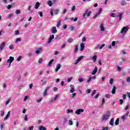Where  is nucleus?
<instances>
[{"label": "nucleus", "mask_w": 130, "mask_h": 130, "mask_svg": "<svg viewBox=\"0 0 130 130\" xmlns=\"http://www.w3.org/2000/svg\"><path fill=\"white\" fill-rule=\"evenodd\" d=\"M111 115V113L109 111H108L106 113L104 114L102 117V120H107Z\"/></svg>", "instance_id": "obj_1"}, {"label": "nucleus", "mask_w": 130, "mask_h": 130, "mask_svg": "<svg viewBox=\"0 0 130 130\" xmlns=\"http://www.w3.org/2000/svg\"><path fill=\"white\" fill-rule=\"evenodd\" d=\"M83 58H84V56H80V57H79L74 61V64H75V66H77V64H78V63H79L80 62V61H81V60H82V59H83Z\"/></svg>", "instance_id": "obj_2"}, {"label": "nucleus", "mask_w": 130, "mask_h": 130, "mask_svg": "<svg viewBox=\"0 0 130 130\" xmlns=\"http://www.w3.org/2000/svg\"><path fill=\"white\" fill-rule=\"evenodd\" d=\"M127 31H128V27L127 26H124L121 28L120 33H126Z\"/></svg>", "instance_id": "obj_3"}, {"label": "nucleus", "mask_w": 130, "mask_h": 130, "mask_svg": "<svg viewBox=\"0 0 130 130\" xmlns=\"http://www.w3.org/2000/svg\"><path fill=\"white\" fill-rule=\"evenodd\" d=\"M129 114V112H127L125 115H123L121 116V119L123 120V121H124V120H126V117L128 116V115Z\"/></svg>", "instance_id": "obj_4"}, {"label": "nucleus", "mask_w": 130, "mask_h": 130, "mask_svg": "<svg viewBox=\"0 0 130 130\" xmlns=\"http://www.w3.org/2000/svg\"><path fill=\"white\" fill-rule=\"evenodd\" d=\"M84 112V109H78L75 111L76 114L77 115H80L81 113H83Z\"/></svg>", "instance_id": "obj_5"}, {"label": "nucleus", "mask_w": 130, "mask_h": 130, "mask_svg": "<svg viewBox=\"0 0 130 130\" xmlns=\"http://www.w3.org/2000/svg\"><path fill=\"white\" fill-rule=\"evenodd\" d=\"M91 11H89V10H87L85 11V13L83 15V17L85 18L86 16L87 17H90V15H91Z\"/></svg>", "instance_id": "obj_6"}, {"label": "nucleus", "mask_w": 130, "mask_h": 130, "mask_svg": "<svg viewBox=\"0 0 130 130\" xmlns=\"http://www.w3.org/2000/svg\"><path fill=\"white\" fill-rule=\"evenodd\" d=\"M52 39H54V35H52L48 39V41L47 42V43L48 44H49L51 43V42L52 41Z\"/></svg>", "instance_id": "obj_7"}, {"label": "nucleus", "mask_w": 130, "mask_h": 130, "mask_svg": "<svg viewBox=\"0 0 130 130\" xmlns=\"http://www.w3.org/2000/svg\"><path fill=\"white\" fill-rule=\"evenodd\" d=\"M14 57L10 56L9 57V59L7 60V62L8 63H10L9 67H10V66H11V64L14 61Z\"/></svg>", "instance_id": "obj_8"}, {"label": "nucleus", "mask_w": 130, "mask_h": 130, "mask_svg": "<svg viewBox=\"0 0 130 130\" xmlns=\"http://www.w3.org/2000/svg\"><path fill=\"white\" fill-rule=\"evenodd\" d=\"M70 91L71 93H74V92H75V85L71 84L70 85Z\"/></svg>", "instance_id": "obj_9"}, {"label": "nucleus", "mask_w": 130, "mask_h": 130, "mask_svg": "<svg viewBox=\"0 0 130 130\" xmlns=\"http://www.w3.org/2000/svg\"><path fill=\"white\" fill-rule=\"evenodd\" d=\"M6 46V42H3L0 46V50L2 51Z\"/></svg>", "instance_id": "obj_10"}, {"label": "nucleus", "mask_w": 130, "mask_h": 130, "mask_svg": "<svg viewBox=\"0 0 130 130\" xmlns=\"http://www.w3.org/2000/svg\"><path fill=\"white\" fill-rule=\"evenodd\" d=\"M84 49H85V44H84V43H81L80 44V51H83Z\"/></svg>", "instance_id": "obj_11"}, {"label": "nucleus", "mask_w": 130, "mask_h": 130, "mask_svg": "<svg viewBox=\"0 0 130 130\" xmlns=\"http://www.w3.org/2000/svg\"><path fill=\"white\" fill-rule=\"evenodd\" d=\"M51 31L52 34H55V33L57 32V29H56V27H55V26H53L52 27Z\"/></svg>", "instance_id": "obj_12"}, {"label": "nucleus", "mask_w": 130, "mask_h": 130, "mask_svg": "<svg viewBox=\"0 0 130 130\" xmlns=\"http://www.w3.org/2000/svg\"><path fill=\"white\" fill-rule=\"evenodd\" d=\"M61 68V65L60 63H58L56 65V69L55 70V72H58V70Z\"/></svg>", "instance_id": "obj_13"}, {"label": "nucleus", "mask_w": 130, "mask_h": 130, "mask_svg": "<svg viewBox=\"0 0 130 130\" xmlns=\"http://www.w3.org/2000/svg\"><path fill=\"white\" fill-rule=\"evenodd\" d=\"M97 71H98V68H97V66H95L94 67V70L91 72V75H96V73H97Z\"/></svg>", "instance_id": "obj_14"}, {"label": "nucleus", "mask_w": 130, "mask_h": 130, "mask_svg": "<svg viewBox=\"0 0 130 130\" xmlns=\"http://www.w3.org/2000/svg\"><path fill=\"white\" fill-rule=\"evenodd\" d=\"M48 90H49V87H47L45 88L44 91L43 93V95L44 96H45V95L47 94V91H48Z\"/></svg>", "instance_id": "obj_15"}, {"label": "nucleus", "mask_w": 130, "mask_h": 130, "mask_svg": "<svg viewBox=\"0 0 130 130\" xmlns=\"http://www.w3.org/2000/svg\"><path fill=\"white\" fill-rule=\"evenodd\" d=\"M39 7H40V3L39 2H38L36 3L35 5V9H36V10H37V9H38Z\"/></svg>", "instance_id": "obj_16"}, {"label": "nucleus", "mask_w": 130, "mask_h": 130, "mask_svg": "<svg viewBox=\"0 0 130 130\" xmlns=\"http://www.w3.org/2000/svg\"><path fill=\"white\" fill-rule=\"evenodd\" d=\"M35 52L36 54H38L39 53H40V52H42V48H39Z\"/></svg>", "instance_id": "obj_17"}, {"label": "nucleus", "mask_w": 130, "mask_h": 130, "mask_svg": "<svg viewBox=\"0 0 130 130\" xmlns=\"http://www.w3.org/2000/svg\"><path fill=\"white\" fill-rule=\"evenodd\" d=\"M66 112H67V114H69V113H74V110L73 109H68L66 110Z\"/></svg>", "instance_id": "obj_18"}, {"label": "nucleus", "mask_w": 130, "mask_h": 130, "mask_svg": "<svg viewBox=\"0 0 130 130\" xmlns=\"http://www.w3.org/2000/svg\"><path fill=\"white\" fill-rule=\"evenodd\" d=\"M78 50H79V45H77L75 46V47L74 53H76V52H78Z\"/></svg>", "instance_id": "obj_19"}, {"label": "nucleus", "mask_w": 130, "mask_h": 130, "mask_svg": "<svg viewBox=\"0 0 130 130\" xmlns=\"http://www.w3.org/2000/svg\"><path fill=\"white\" fill-rule=\"evenodd\" d=\"M59 12V9H55L54 10V15H58V13Z\"/></svg>", "instance_id": "obj_20"}, {"label": "nucleus", "mask_w": 130, "mask_h": 130, "mask_svg": "<svg viewBox=\"0 0 130 130\" xmlns=\"http://www.w3.org/2000/svg\"><path fill=\"white\" fill-rule=\"evenodd\" d=\"M113 123H114V118H112L109 122V124L110 125H113Z\"/></svg>", "instance_id": "obj_21"}, {"label": "nucleus", "mask_w": 130, "mask_h": 130, "mask_svg": "<svg viewBox=\"0 0 130 130\" xmlns=\"http://www.w3.org/2000/svg\"><path fill=\"white\" fill-rule=\"evenodd\" d=\"M100 28H101V31L102 32H103L104 31H105V28H104V26H103V24H101L100 25Z\"/></svg>", "instance_id": "obj_22"}, {"label": "nucleus", "mask_w": 130, "mask_h": 130, "mask_svg": "<svg viewBox=\"0 0 130 130\" xmlns=\"http://www.w3.org/2000/svg\"><path fill=\"white\" fill-rule=\"evenodd\" d=\"M116 90V87L115 86H113V89L112 90V94H115V91Z\"/></svg>", "instance_id": "obj_23"}, {"label": "nucleus", "mask_w": 130, "mask_h": 130, "mask_svg": "<svg viewBox=\"0 0 130 130\" xmlns=\"http://www.w3.org/2000/svg\"><path fill=\"white\" fill-rule=\"evenodd\" d=\"M53 60H54V59H52L51 60H50V61L49 62L47 67H50V66H51L52 64V63L53 62Z\"/></svg>", "instance_id": "obj_24"}, {"label": "nucleus", "mask_w": 130, "mask_h": 130, "mask_svg": "<svg viewBox=\"0 0 130 130\" xmlns=\"http://www.w3.org/2000/svg\"><path fill=\"white\" fill-rule=\"evenodd\" d=\"M39 130H46V127L43 126V125H41L39 127Z\"/></svg>", "instance_id": "obj_25"}, {"label": "nucleus", "mask_w": 130, "mask_h": 130, "mask_svg": "<svg viewBox=\"0 0 130 130\" xmlns=\"http://www.w3.org/2000/svg\"><path fill=\"white\" fill-rule=\"evenodd\" d=\"M60 23H61V20H59L57 22L56 27H57V28H59V26H60Z\"/></svg>", "instance_id": "obj_26"}, {"label": "nucleus", "mask_w": 130, "mask_h": 130, "mask_svg": "<svg viewBox=\"0 0 130 130\" xmlns=\"http://www.w3.org/2000/svg\"><path fill=\"white\" fill-rule=\"evenodd\" d=\"M115 125H118L119 124V118H117L116 121H115Z\"/></svg>", "instance_id": "obj_27"}, {"label": "nucleus", "mask_w": 130, "mask_h": 130, "mask_svg": "<svg viewBox=\"0 0 130 130\" xmlns=\"http://www.w3.org/2000/svg\"><path fill=\"white\" fill-rule=\"evenodd\" d=\"M100 14H101V13L99 11H98V12L96 13V14L94 15V16H93V18H94V19H96V18L97 17H98V16H99V15H100Z\"/></svg>", "instance_id": "obj_28"}, {"label": "nucleus", "mask_w": 130, "mask_h": 130, "mask_svg": "<svg viewBox=\"0 0 130 130\" xmlns=\"http://www.w3.org/2000/svg\"><path fill=\"white\" fill-rule=\"evenodd\" d=\"M47 5H48L49 7H52V2L51 1H48L47 2Z\"/></svg>", "instance_id": "obj_29"}, {"label": "nucleus", "mask_w": 130, "mask_h": 130, "mask_svg": "<svg viewBox=\"0 0 130 130\" xmlns=\"http://www.w3.org/2000/svg\"><path fill=\"white\" fill-rule=\"evenodd\" d=\"M126 5V2L124 0H122L121 2V6H125Z\"/></svg>", "instance_id": "obj_30"}, {"label": "nucleus", "mask_w": 130, "mask_h": 130, "mask_svg": "<svg viewBox=\"0 0 130 130\" xmlns=\"http://www.w3.org/2000/svg\"><path fill=\"white\" fill-rule=\"evenodd\" d=\"M41 82H42L41 86H44V85H46V84L47 83V81L46 80H42Z\"/></svg>", "instance_id": "obj_31"}, {"label": "nucleus", "mask_w": 130, "mask_h": 130, "mask_svg": "<svg viewBox=\"0 0 130 130\" xmlns=\"http://www.w3.org/2000/svg\"><path fill=\"white\" fill-rule=\"evenodd\" d=\"M13 17H14V14L11 13L7 16V18L11 19V18H13Z\"/></svg>", "instance_id": "obj_32"}, {"label": "nucleus", "mask_w": 130, "mask_h": 130, "mask_svg": "<svg viewBox=\"0 0 130 130\" xmlns=\"http://www.w3.org/2000/svg\"><path fill=\"white\" fill-rule=\"evenodd\" d=\"M73 41H74V39L73 38H70L68 40V42H69V43H72Z\"/></svg>", "instance_id": "obj_33"}, {"label": "nucleus", "mask_w": 130, "mask_h": 130, "mask_svg": "<svg viewBox=\"0 0 130 130\" xmlns=\"http://www.w3.org/2000/svg\"><path fill=\"white\" fill-rule=\"evenodd\" d=\"M15 35H20V31L19 30H16L15 31Z\"/></svg>", "instance_id": "obj_34"}, {"label": "nucleus", "mask_w": 130, "mask_h": 130, "mask_svg": "<svg viewBox=\"0 0 130 130\" xmlns=\"http://www.w3.org/2000/svg\"><path fill=\"white\" fill-rule=\"evenodd\" d=\"M15 14H16L17 15H19V14H21V11H20V10H16L15 11Z\"/></svg>", "instance_id": "obj_35"}, {"label": "nucleus", "mask_w": 130, "mask_h": 130, "mask_svg": "<svg viewBox=\"0 0 130 130\" xmlns=\"http://www.w3.org/2000/svg\"><path fill=\"white\" fill-rule=\"evenodd\" d=\"M22 56H19L17 57V58L16 59V60H17V61H20V60H21V59H22Z\"/></svg>", "instance_id": "obj_36"}, {"label": "nucleus", "mask_w": 130, "mask_h": 130, "mask_svg": "<svg viewBox=\"0 0 130 130\" xmlns=\"http://www.w3.org/2000/svg\"><path fill=\"white\" fill-rule=\"evenodd\" d=\"M23 118H24L25 121H28V115H25Z\"/></svg>", "instance_id": "obj_37"}, {"label": "nucleus", "mask_w": 130, "mask_h": 130, "mask_svg": "<svg viewBox=\"0 0 130 130\" xmlns=\"http://www.w3.org/2000/svg\"><path fill=\"white\" fill-rule=\"evenodd\" d=\"M118 17H119V21H120V20H121L122 18V13L119 14Z\"/></svg>", "instance_id": "obj_38"}, {"label": "nucleus", "mask_w": 130, "mask_h": 130, "mask_svg": "<svg viewBox=\"0 0 130 130\" xmlns=\"http://www.w3.org/2000/svg\"><path fill=\"white\" fill-rule=\"evenodd\" d=\"M92 59H93V61L95 62V61H96V59H97V56H96V55H95L94 56H93L92 57Z\"/></svg>", "instance_id": "obj_39"}, {"label": "nucleus", "mask_w": 130, "mask_h": 130, "mask_svg": "<svg viewBox=\"0 0 130 130\" xmlns=\"http://www.w3.org/2000/svg\"><path fill=\"white\" fill-rule=\"evenodd\" d=\"M72 80H73V77H71L70 78H68L67 80L68 83H70V82H71V81H72Z\"/></svg>", "instance_id": "obj_40"}, {"label": "nucleus", "mask_w": 130, "mask_h": 130, "mask_svg": "<svg viewBox=\"0 0 130 130\" xmlns=\"http://www.w3.org/2000/svg\"><path fill=\"white\" fill-rule=\"evenodd\" d=\"M0 128L1 129H4V123H1Z\"/></svg>", "instance_id": "obj_41"}, {"label": "nucleus", "mask_w": 130, "mask_h": 130, "mask_svg": "<svg viewBox=\"0 0 130 130\" xmlns=\"http://www.w3.org/2000/svg\"><path fill=\"white\" fill-rule=\"evenodd\" d=\"M69 125H73V120H69Z\"/></svg>", "instance_id": "obj_42"}, {"label": "nucleus", "mask_w": 130, "mask_h": 130, "mask_svg": "<svg viewBox=\"0 0 130 130\" xmlns=\"http://www.w3.org/2000/svg\"><path fill=\"white\" fill-rule=\"evenodd\" d=\"M38 14L40 15V17H43V13L41 11H39Z\"/></svg>", "instance_id": "obj_43"}, {"label": "nucleus", "mask_w": 130, "mask_h": 130, "mask_svg": "<svg viewBox=\"0 0 130 130\" xmlns=\"http://www.w3.org/2000/svg\"><path fill=\"white\" fill-rule=\"evenodd\" d=\"M109 82H110V85H112V84H113V79L111 78L110 79V81Z\"/></svg>", "instance_id": "obj_44"}, {"label": "nucleus", "mask_w": 130, "mask_h": 130, "mask_svg": "<svg viewBox=\"0 0 130 130\" xmlns=\"http://www.w3.org/2000/svg\"><path fill=\"white\" fill-rule=\"evenodd\" d=\"M43 60V59H42V58H40L38 60L39 63H42Z\"/></svg>", "instance_id": "obj_45"}, {"label": "nucleus", "mask_w": 130, "mask_h": 130, "mask_svg": "<svg viewBox=\"0 0 130 130\" xmlns=\"http://www.w3.org/2000/svg\"><path fill=\"white\" fill-rule=\"evenodd\" d=\"M104 46H105V44H103L99 48V49L101 50L102 49V48H103V47H104Z\"/></svg>", "instance_id": "obj_46"}, {"label": "nucleus", "mask_w": 130, "mask_h": 130, "mask_svg": "<svg viewBox=\"0 0 130 130\" xmlns=\"http://www.w3.org/2000/svg\"><path fill=\"white\" fill-rule=\"evenodd\" d=\"M105 104V99H103L102 101V105H104Z\"/></svg>", "instance_id": "obj_47"}, {"label": "nucleus", "mask_w": 130, "mask_h": 130, "mask_svg": "<svg viewBox=\"0 0 130 130\" xmlns=\"http://www.w3.org/2000/svg\"><path fill=\"white\" fill-rule=\"evenodd\" d=\"M50 14L51 16H53V10L50 9Z\"/></svg>", "instance_id": "obj_48"}, {"label": "nucleus", "mask_w": 130, "mask_h": 130, "mask_svg": "<svg viewBox=\"0 0 130 130\" xmlns=\"http://www.w3.org/2000/svg\"><path fill=\"white\" fill-rule=\"evenodd\" d=\"M86 93H87V94H89V93H91V89H87L86 90Z\"/></svg>", "instance_id": "obj_49"}, {"label": "nucleus", "mask_w": 130, "mask_h": 130, "mask_svg": "<svg viewBox=\"0 0 130 130\" xmlns=\"http://www.w3.org/2000/svg\"><path fill=\"white\" fill-rule=\"evenodd\" d=\"M68 10H67V9H64L63 10L62 14H63V15H64V14H66V13H67V11Z\"/></svg>", "instance_id": "obj_50"}, {"label": "nucleus", "mask_w": 130, "mask_h": 130, "mask_svg": "<svg viewBox=\"0 0 130 130\" xmlns=\"http://www.w3.org/2000/svg\"><path fill=\"white\" fill-rule=\"evenodd\" d=\"M10 102H11V99H9L8 101L6 102V105H8V104H9Z\"/></svg>", "instance_id": "obj_51"}, {"label": "nucleus", "mask_w": 130, "mask_h": 130, "mask_svg": "<svg viewBox=\"0 0 130 130\" xmlns=\"http://www.w3.org/2000/svg\"><path fill=\"white\" fill-rule=\"evenodd\" d=\"M96 90H94L92 91V93H91V96H92V97H93V95L94 94H96Z\"/></svg>", "instance_id": "obj_52"}, {"label": "nucleus", "mask_w": 130, "mask_h": 130, "mask_svg": "<svg viewBox=\"0 0 130 130\" xmlns=\"http://www.w3.org/2000/svg\"><path fill=\"white\" fill-rule=\"evenodd\" d=\"M20 41H22V40L20 38H17V39H16V40L15 42L17 43H18Z\"/></svg>", "instance_id": "obj_53"}, {"label": "nucleus", "mask_w": 130, "mask_h": 130, "mask_svg": "<svg viewBox=\"0 0 130 130\" xmlns=\"http://www.w3.org/2000/svg\"><path fill=\"white\" fill-rule=\"evenodd\" d=\"M9 49H14V45L13 44H11L9 46Z\"/></svg>", "instance_id": "obj_54"}, {"label": "nucleus", "mask_w": 130, "mask_h": 130, "mask_svg": "<svg viewBox=\"0 0 130 130\" xmlns=\"http://www.w3.org/2000/svg\"><path fill=\"white\" fill-rule=\"evenodd\" d=\"M41 101H42V98H41L39 100H37V103H40V102H41Z\"/></svg>", "instance_id": "obj_55"}, {"label": "nucleus", "mask_w": 130, "mask_h": 130, "mask_svg": "<svg viewBox=\"0 0 130 130\" xmlns=\"http://www.w3.org/2000/svg\"><path fill=\"white\" fill-rule=\"evenodd\" d=\"M77 96V93L74 92L72 94V98H75Z\"/></svg>", "instance_id": "obj_56"}, {"label": "nucleus", "mask_w": 130, "mask_h": 130, "mask_svg": "<svg viewBox=\"0 0 130 130\" xmlns=\"http://www.w3.org/2000/svg\"><path fill=\"white\" fill-rule=\"evenodd\" d=\"M119 103L120 105H122V104L123 103V100L122 99L119 100Z\"/></svg>", "instance_id": "obj_57"}, {"label": "nucleus", "mask_w": 130, "mask_h": 130, "mask_svg": "<svg viewBox=\"0 0 130 130\" xmlns=\"http://www.w3.org/2000/svg\"><path fill=\"white\" fill-rule=\"evenodd\" d=\"M126 81H127V83H130V77H127Z\"/></svg>", "instance_id": "obj_58"}, {"label": "nucleus", "mask_w": 130, "mask_h": 130, "mask_svg": "<svg viewBox=\"0 0 130 130\" xmlns=\"http://www.w3.org/2000/svg\"><path fill=\"white\" fill-rule=\"evenodd\" d=\"M78 81H79V82H80V83H82V82H83L84 79H83V78H79V79H78Z\"/></svg>", "instance_id": "obj_59"}, {"label": "nucleus", "mask_w": 130, "mask_h": 130, "mask_svg": "<svg viewBox=\"0 0 130 130\" xmlns=\"http://www.w3.org/2000/svg\"><path fill=\"white\" fill-rule=\"evenodd\" d=\"M34 129V126H31L28 127V130H33Z\"/></svg>", "instance_id": "obj_60"}, {"label": "nucleus", "mask_w": 130, "mask_h": 130, "mask_svg": "<svg viewBox=\"0 0 130 130\" xmlns=\"http://www.w3.org/2000/svg\"><path fill=\"white\" fill-rule=\"evenodd\" d=\"M9 116H10V115H7L4 118V120H7L8 119V118H9Z\"/></svg>", "instance_id": "obj_61"}, {"label": "nucleus", "mask_w": 130, "mask_h": 130, "mask_svg": "<svg viewBox=\"0 0 130 130\" xmlns=\"http://www.w3.org/2000/svg\"><path fill=\"white\" fill-rule=\"evenodd\" d=\"M75 10H76V6H73L72 8V12H74V11H75Z\"/></svg>", "instance_id": "obj_62"}, {"label": "nucleus", "mask_w": 130, "mask_h": 130, "mask_svg": "<svg viewBox=\"0 0 130 130\" xmlns=\"http://www.w3.org/2000/svg\"><path fill=\"white\" fill-rule=\"evenodd\" d=\"M70 30H71V31H74V30H75V28L74 27V26H71L70 27Z\"/></svg>", "instance_id": "obj_63"}, {"label": "nucleus", "mask_w": 130, "mask_h": 130, "mask_svg": "<svg viewBox=\"0 0 130 130\" xmlns=\"http://www.w3.org/2000/svg\"><path fill=\"white\" fill-rule=\"evenodd\" d=\"M103 130H108V127H104L103 128Z\"/></svg>", "instance_id": "obj_64"}]
</instances>
